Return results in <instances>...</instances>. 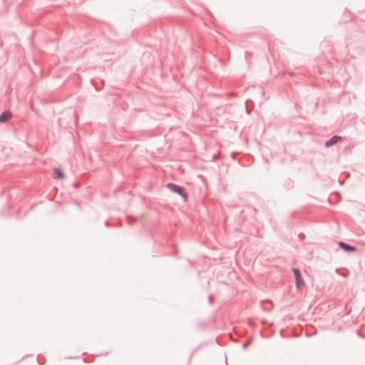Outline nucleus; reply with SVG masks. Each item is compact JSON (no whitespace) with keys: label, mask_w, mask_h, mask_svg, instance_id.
I'll list each match as a JSON object with an SVG mask.
<instances>
[{"label":"nucleus","mask_w":365,"mask_h":365,"mask_svg":"<svg viewBox=\"0 0 365 365\" xmlns=\"http://www.w3.org/2000/svg\"><path fill=\"white\" fill-rule=\"evenodd\" d=\"M339 245L346 251L354 252L356 250L355 247H351V246H350L344 242H339Z\"/></svg>","instance_id":"nucleus-5"},{"label":"nucleus","mask_w":365,"mask_h":365,"mask_svg":"<svg viewBox=\"0 0 365 365\" xmlns=\"http://www.w3.org/2000/svg\"><path fill=\"white\" fill-rule=\"evenodd\" d=\"M293 271V273L295 275V277H296V285H297V287L298 289L301 288V287H304V282L302 277V275L300 274V272L298 269L297 268H293L292 269Z\"/></svg>","instance_id":"nucleus-2"},{"label":"nucleus","mask_w":365,"mask_h":365,"mask_svg":"<svg viewBox=\"0 0 365 365\" xmlns=\"http://www.w3.org/2000/svg\"><path fill=\"white\" fill-rule=\"evenodd\" d=\"M55 173L56 176L60 179H64L65 176L63 172L60 169H55Z\"/></svg>","instance_id":"nucleus-6"},{"label":"nucleus","mask_w":365,"mask_h":365,"mask_svg":"<svg viewBox=\"0 0 365 365\" xmlns=\"http://www.w3.org/2000/svg\"><path fill=\"white\" fill-rule=\"evenodd\" d=\"M166 187L169 189L171 192L177 193L182 196L185 202L187 201V194L184 192L183 189L181 187L173 183H168L166 185Z\"/></svg>","instance_id":"nucleus-1"},{"label":"nucleus","mask_w":365,"mask_h":365,"mask_svg":"<svg viewBox=\"0 0 365 365\" xmlns=\"http://www.w3.org/2000/svg\"><path fill=\"white\" fill-rule=\"evenodd\" d=\"M341 140V137L338 135L333 136L329 140H328L325 143L326 147H330L336 144L337 142H339Z\"/></svg>","instance_id":"nucleus-3"},{"label":"nucleus","mask_w":365,"mask_h":365,"mask_svg":"<svg viewBox=\"0 0 365 365\" xmlns=\"http://www.w3.org/2000/svg\"><path fill=\"white\" fill-rule=\"evenodd\" d=\"M11 113L9 111H5L0 115V122L4 123L9 120L11 118Z\"/></svg>","instance_id":"nucleus-4"}]
</instances>
